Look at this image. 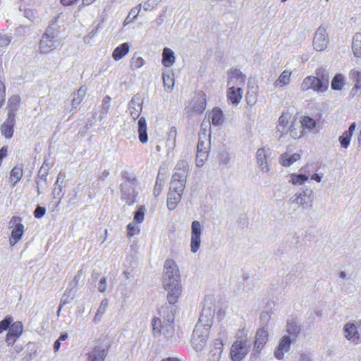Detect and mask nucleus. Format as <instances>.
Listing matches in <instances>:
<instances>
[{
    "label": "nucleus",
    "mask_w": 361,
    "mask_h": 361,
    "mask_svg": "<svg viewBox=\"0 0 361 361\" xmlns=\"http://www.w3.org/2000/svg\"><path fill=\"white\" fill-rule=\"evenodd\" d=\"M49 160V159H45L44 162L43 163L40 169L39 170L38 176L35 180V183L37 184V189L45 190L48 186L47 181L48 171L47 168H49V166L52 164L48 162Z\"/></svg>",
    "instance_id": "dca6fc26"
},
{
    "label": "nucleus",
    "mask_w": 361,
    "mask_h": 361,
    "mask_svg": "<svg viewBox=\"0 0 361 361\" xmlns=\"http://www.w3.org/2000/svg\"><path fill=\"white\" fill-rule=\"evenodd\" d=\"M6 97V87L4 82L0 80V108L3 106Z\"/></svg>",
    "instance_id": "6e6d98bb"
},
{
    "label": "nucleus",
    "mask_w": 361,
    "mask_h": 361,
    "mask_svg": "<svg viewBox=\"0 0 361 361\" xmlns=\"http://www.w3.org/2000/svg\"><path fill=\"white\" fill-rule=\"evenodd\" d=\"M23 331V325L21 322H16L8 327V333L13 334L16 337H20Z\"/></svg>",
    "instance_id": "58836bf2"
},
{
    "label": "nucleus",
    "mask_w": 361,
    "mask_h": 361,
    "mask_svg": "<svg viewBox=\"0 0 361 361\" xmlns=\"http://www.w3.org/2000/svg\"><path fill=\"white\" fill-rule=\"evenodd\" d=\"M204 226L200 221L195 220L191 224L190 250L195 253L201 245V235L203 233Z\"/></svg>",
    "instance_id": "423d86ee"
},
{
    "label": "nucleus",
    "mask_w": 361,
    "mask_h": 361,
    "mask_svg": "<svg viewBox=\"0 0 361 361\" xmlns=\"http://www.w3.org/2000/svg\"><path fill=\"white\" fill-rule=\"evenodd\" d=\"M128 110L132 118L135 120L139 118L142 107L140 104L135 102L133 100H131L129 103Z\"/></svg>",
    "instance_id": "ea45409f"
},
{
    "label": "nucleus",
    "mask_w": 361,
    "mask_h": 361,
    "mask_svg": "<svg viewBox=\"0 0 361 361\" xmlns=\"http://www.w3.org/2000/svg\"><path fill=\"white\" fill-rule=\"evenodd\" d=\"M286 331L287 334L285 336L295 341L300 334L301 325L295 319L288 320L286 325Z\"/></svg>",
    "instance_id": "a211bd4d"
},
{
    "label": "nucleus",
    "mask_w": 361,
    "mask_h": 361,
    "mask_svg": "<svg viewBox=\"0 0 361 361\" xmlns=\"http://www.w3.org/2000/svg\"><path fill=\"white\" fill-rule=\"evenodd\" d=\"M291 72L287 70H285L282 72V73L279 75L278 79L275 82L276 86L283 87L286 85L288 84L290 80Z\"/></svg>",
    "instance_id": "e433bc0d"
},
{
    "label": "nucleus",
    "mask_w": 361,
    "mask_h": 361,
    "mask_svg": "<svg viewBox=\"0 0 361 361\" xmlns=\"http://www.w3.org/2000/svg\"><path fill=\"white\" fill-rule=\"evenodd\" d=\"M269 341V332L267 326H264L258 329L255 334L254 345V355L259 354L262 349Z\"/></svg>",
    "instance_id": "f8f14e48"
},
{
    "label": "nucleus",
    "mask_w": 361,
    "mask_h": 361,
    "mask_svg": "<svg viewBox=\"0 0 361 361\" xmlns=\"http://www.w3.org/2000/svg\"><path fill=\"white\" fill-rule=\"evenodd\" d=\"M300 123L303 128L312 129L316 126V121L311 117L304 116L301 117Z\"/></svg>",
    "instance_id": "a18cd8bd"
},
{
    "label": "nucleus",
    "mask_w": 361,
    "mask_h": 361,
    "mask_svg": "<svg viewBox=\"0 0 361 361\" xmlns=\"http://www.w3.org/2000/svg\"><path fill=\"white\" fill-rule=\"evenodd\" d=\"M27 349H30V350L32 352V353H29L28 355V357H27V356L25 357V358H27V360H31L34 357L36 356V349H35V345L33 343H31L30 342L29 343H27Z\"/></svg>",
    "instance_id": "4d7b16f0"
},
{
    "label": "nucleus",
    "mask_w": 361,
    "mask_h": 361,
    "mask_svg": "<svg viewBox=\"0 0 361 361\" xmlns=\"http://www.w3.org/2000/svg\"><path fill=\"white\" fill-rule=\"evenodd\" d=\"M175 56L173 51L167 47H165L162 53V64L165 67H171L175 62Z\"/></svg>",
    "instance_id": "c756f323"
},
{
    "label": "nucleus",
    "mask_w": 361,
    "mask_h": 361,
    "mask_svg": "<svg viewBox=\"0 0 361 361\" xmlns=\"http://www.w3.org/2000/svg\"><path fill=\"white\" fill-rule=\"evenodd\" d=\"M152 327L154 336L164 335L165 338H170L174 335L175 328L173 322H162L159 318H154Z\"/></svg>",
    "instance_id": "39448f33"
},
{
    "label": "nucleus",
    "mask_w": 361,
    "mask_h": 361,
    "mask_svg": "<svg viewBox=\"0 0 361 361\" xmlns=\"http://www.w3.org/2000/svg\"><path fill=\"white\" fill-rule=\"evenodd\" d=\"M223 346L224 343L222 340L220 338H216L214 341V348L212 350L223 351Z\"/></svg>",
    "instance_id": "680f3d73"
},
{
    "label": "nucleus",
    "mask_w": 361,
    "mask_h": 361,
    "mask_svg": "<svg viewBox=\"0 0 361 361\" xmlns=\"http://www.w3.org/2000/svg\"><path fill=\"white\" fill-rule=\"evenodd\" d=\"M10 43V39L6 35L0 34V47L7 46Z\"/></svg>",
    "instance_id": "052dcab7"
},
{
    "label": "nucleus",
    "mask_w": 361,
    "mask_h": 361,
    "mask_svg": "<svg viewBox=\"0 0 361 361\" xmlns=\"http://www.w3.org/2000/svg\"><path fill=\"white\" fill-rule=\"evenodd\" d=\"M349 77L353 82L352 91L355 94L361 90V72L357 69H352L349 73Z\"/></svg>",
    "instance_id": "393cba45"
},
{
    "label": "nucleus",
    "mask_w": 361,
    "mask_h": 361,
    "mask_svg": "<svg viewBox=\"0 0 361 361\" xmlns=\"http://www.w3.org/2000/svg\"><path fill=\"white\" fill-rule=\"evenodd\" d=\"M257 165L262 172H268L269 171V164L267 159H258Z\"/></svg>",
    "instance_id": "603ef678"
},
{
    "label": "nucleus",
    "mask_w": 361,
    "mask_h": 361,
    "mask_svg": "<svg viewBox=\"0 0 361 361\" xmlns=\"http://www.w3.org/2000/svg\"><path fill=\"white\" fill-rule=\"evenodd\" d=\"M12 322L13 319L10 316L6 317L2 321H1L0 333L2 332L4 330L8 329Z\"/></svg>",
    "instance_id": "3c124183"
},
{
    "label": "nucleus",
    "mask_w": 361,
    "mask_h": 361,
    "mask_svg": "<svg viewBox=\"0 0 361 361\" xmlns=\"http://www.w3.org/2000/svg\"><path fill=\"white\" fill-rule=\"evenodd\" d=\"M46 213V209L41 206H37L34 211V216L37 219L42 218Z\"/></svg>",
    "instance_id": "13d9d810"
},
{
    "label": "nucleus",
    "mask_w": 361,
    "mask_h": 361,
    "mask_svg": "<svg viewBox=\"0 0 361 361\" xmlns=\"http://www.w3.org/2000/svg\"><path fill=\"white\" fill-rule=\"evenodd\" d=\"M59 44V42L55 39L54 33L49 34L46 32L39 41V49L42 54H48L56 49Z\"/></svg>",
    "instance_id": "6e6552de"
},
{
    "label": "nucleus",
    "mask_w": 361,
    "mask_h": 361,
    "mask_svg": "<svg viewBox=\"0 0 361 361\" xmlns=\"http://www.w3.org/2000/svg\"><path fill=\"white\" fill-rule=\"evenodd\" d=\"M188 173V164L184 159H180L176 166V171L173 173L169 190L183 193L185 187Z\"/></svg>",
    "instance_id": "7ed1b4c3"
},
{
    "label": "nucleus",
    "mask_w": 361,
    "mask_h": 361,
    "mask_svg": "<svg viewBox=\"0 0 361 361\" xmlns=\"http://www.w3.org/2000/svg\"><path fill=\"white\" fill-rule=\"evenodd\" d=\"M352 49L355 56H361V33H356L353 37Z\"/></svg>",
    "instance_id": "f704fd0d"
},
{
    "label": "nucleus",
    "mask_w": 361,
    "mask_h": 361,
    "mask_svg": "<svg viewBox=\"0 0 361 361\" xmlns=\"http://www.w3.org/2000/svg\"><path fill=\"white\" fill-rule=\"evenodd\" d=\"M328 37L324 27H319L313 39V47L317 51L324 50L328 44Z\"/></svg>",
    "instance_id": "ddd939ff"
},
{
    "label": "nucleus",
    "mask_w": 361,
    "mask_h": 361,
    "mask_svg": "<svg viewBox=\"0 0 361 361\" xmlns=\"http://www.w3.org/2000/svg\"><path fill=\"white\" fill-rule=\"evenodd\" d=\"M15 118L13 115L8 116L6 120L1 126V133L7 139L11 138L14 132Z\"/></svg>",
    "instance_id": "6ab92c4d"
},
{
    "label": "nucleus",
    "mask_w": 361,
    "mask_h": 361,
    "mask_svg": "<svg viewBox=\"0 0 361 361\" xmlns=\"http://www.w3.org/2000/svg\"><path fill=\"white\" fill-rule=\"evenodd\" d=\"M164 180L159 177V174L157 178L156 183H155V185L154 188V191H153L154 195L155 197H157L160 195V193L162 190V186L164 185Z\"/></svg>",
    "instance_id": "09e8293b"
},
{
    "label": "nucleus",
    "mask_w": 361,
    "mask_h": 361,
    "mask_svg": "<svg viewBox=\"0 0 361 361\" xmlns=\"http://www.w3.org/2000/svg\"><path fill=\"white\" fill-rule=\"evenodd\" d=\"M214 310L204 307L192 334L191 343L197 352L202 351L207 344L209 329L212 324Z\"/></svg>",
    "instance_id": "f03ea898"
},
{
    "label": "nucleus",
    "mask_w": 361,
    "mask_h": 361,
    "mask_svg": "<svg viewBox=\"0 0 361 361\" xmlns=\"http://www.w3.org/2000/svg\"><path fill=\"white\" fill-rule=\"evenodd\" d=\"M243 90L240 87H230L227 90V98L233 104H238L242 99Z\"/></svg>",
    "instance_id": "412c9836"
},
{
    "label": "nucleus",
    "mask_w": 361,
    "mask_h": 361,
    "mask_svg": "<svg viewBox=\"0 0 361 361\" xmlns=\"http://www.w3.org/2000/svg\"><path fill=\"white\" fill-rule=\"evenodd\" d=\"M138 12L139 11H137L136 8H132L129 12L127 18L126 19V21L128 20L127 23L133 22L137 17Z\"/></svg>",
    "instance_id": "bf43d9fd"
},
{
    "label": "nucleus",
    "mask_w": 361,
    "mask_h": 361,
    "mask_svg": "<svg viewBox=\"0 0 361 361\" xmlns=\"http://www.w3.org/2000/svg\"><path fill=\"white\" fill-rule=\"evenodd\" d=\"M135 229V225L130 223L127 226L128 235L133 236L135 235L134 231Z\"/></svg>",
    "instance_id": "774afa93"
},
{
    "label": "nucleus",
    "mask_w": 361,
    "mask_h": 361,
    "mask_svg": "<svg viewBox=\"0 0 361 361\" xmlns=\"http://www.w3.org/2000/svg\"><path fill=\"white\" fill-rule=\"evenodd\" d=\"M137 125L139 140L141 143L145 144L148 140L146 119L144 117H140L138 120Z\"/></svg>",
    "instance_id": "b1692460"
},
{
    "label": "nucleus",
    "mask_w": 361,
    "mask_h": 361,
    "mask_svg": "<svg viewBox=\"0 0 361 361\" xmlns=\"http://www.w3.org/2000/svg\"><path fill=\"white\" fill-rule=\"evenodd\" d=\"M343 335L347 340L355 345L361 343V333L358 332L354 323H347L344 325Z\"/></svg>",
    "instance_id": "4468645a"
},
{
    "label": "nucleus",
    "mask_w": 361,
    "mask_h": 361,
    "mask_svg": "<svg viewBox=\"0 0 361 361\" xmlns=\"http://www.w3.org/2000/svg\"><path fill=\"white\" fill-rule=\"evenodd\" d=\"M108 354V350L105 345H97L88 353L87 361H104Z\"/></svg>",
    "instance_id": "f3484780"
},
{
    "label": "nucleus",
    "mask_w": 361,
    "mask_h": 361,
    "mask_svg": "<svg viewBox=\"0 0 361 361\" xmlns=\"http://www.w3.org/2000/svg\"><path fill=\"white\" fill-rule=\"evenodd\" d=\"M245 99L247 100V104H252L255 103V102H256V99H257L256 94L255 93L254 94H250V92L248 91L246 94Z\"/></svg>",
    "instance_id": "e2e57ef3"
},
{
    "label": "nucleus",
    "mask_w": 361,
    "mask_h": 361,
    "mask_svg": "<svg viewBox=\"0 0 361 361\" xmlns=\"http://www.w3.org/2000/svg\"><path fill=\"white\" fill-rule=\"evenodd\" d=\"M108 305L109 302L107 299H104L103 300H102L97 309V313L93 319V322L95 324H97L101 321L102 315L104 314L107 309Z\"/></svg>",
    "instance_id": "c9c22d12"
},
{
    "label": "nucleus",
    "mask_w": 361,
    "mask_h": 361,
    "mask_svg": "<svg viewBox=\"0 0 361 361\" xmlns=\"http://www.w3.org/2000/svg\"><path fill=\"white\" fill-rule=\"evenodd\" d=\"M182 195L183 193L178 192L169 191L166 205L169 210H173L177 207L181 200Z\"/></svg>",
    "instance_id": "a878e982"
},
{
    "label": "nucleus",
    "mask_w": 361,
    "mask_h": 361,
    "mask_svg": "<svg viewBox=\"0 0 361 361\" xmlns=\"http://www.w3.org/2000/svg\"><path fill=\"white\" fill-rule=\"evenodd\" d=\"M222 350H212L209 353V360L212 361H219L221 358Z\"/></svg>",
    "instance_id": "5fc2aeb1"
},
{
    "label": "nucleus",
    "mask_w": 361,
    "mask_h": 361,
    "mask_svg": "<svg viewBox=\"0 0 361 361\" xmlns=\"http://www.w3.org/2000/svg\"><path fill=\"white\" fill-rule=\"evenodd\" d=\"M162 79L164 86L167 92H170L174 85V80L169 73H163Z\"/></svg>",
    "instance_id": "49530a36"
},
{
    "label": "nucleus",
    "mask_w": 361,
    "mask_h": 361,
    "mask_svg": "<svg viewBox=\"0 0 361 361\" xmlns=\"http://www.w3.org/2000/svg\"><path fill=\"white\" fill-rule=\"evenodd\" d=\"M294 341L285 335L282 336L274 350V357L278 360H282L284 358L285 354L290 351L291 345Z\"/></svg>",
    "instance_id": "9b49d317"
},
{
    "label": "nucleus",
    "mask_w": 361,
    "mask_h": 361,
    "mask_svg": "<svg viewBox=\"0 0 361 361\" xmlns=\"http://www.w3.org/2000/svg\"><path fill=\"white\" fill-rule=\"evenodd\" d=\"M355 127L356 125L355 123H351L348 128V130L343 132V134L339 137L338 140L341 146L343 148L346 149L349 146Z\"/></svg>",
    "instance_id": "5701e85b"
},
{
    "label": "nucleus",
    "mask_w": 361,
    "mask_h": 361,
    "mask_svg": "<svg viewBox=\"0 0 361 361\" xmlns=\"http://www.w3.org/2000/svg\"><path fill=\"white\" fill-rule=\"evenodd\" d=\"M229 82H235L237 85H243L245 82V75L238 69H232L229 72Z\"/></svg>",
    "instance_id": "c85d7f7f"
},
{
    "label": "nucleus",
    "mask_w": 361,
    "mask_h": 361,
    "mask_svg": "<svg viewBox=\"0 0 361 361\" xmlns=\"http://www.w3.org/2000/svg\"><path fill=\"white\" fill-rule=\"evenodd\" d=\"M20 104V97L18 94H13L8 98L6 109H8V116L13 115L16 117V112L18 110Z\"/></svg>",
    "instance_id": "4be33fe9"
},
{
    "label": "nucleus",
    "mask_w": 361,
    "mask_h": 361,
    "mask_svg": "<svg viewBox=\"0 0 361 361\" xmlns=\"http://www.w3.org/2000/svg\"><path fill=\"white\" fill-rule=\"evenodd\" d=\"M307 190H304L301 192L295 193L289 200V202L292 204H295L298 208L302 207L305 209L307 207Z\"/></svg>",
    "instance_id": "aec40b11"
},
{
    "label": "nucleus",
    "mask_w": 361,
    "mask_h": 361,
    "mask_svg": "<svg viewBox=\"0 0 361 361\" xmlns=\"http://www.w3.org/2000/svg\"><path fill=\"white\" fill-rule=\"evenodd\" d=\"M23 176V171L20 168L14 167L11 171L10 173V182H13V186H14L18 180H20Z\"/></svg>",
    "instance_id": "c03bdc74"
},
{
    "label": "nucleus",
    "mask_w": 361,
    "mask_h": 361,
    "mask_svg": "<svg viewBox=\"0 0 361 361\" xmlns=\"http://www.w3.org/2000/svg\"><path fill=\"white\" fill-rule=\"evenodd\" d=\"M164 270L163 286L168 292L169 303L174 305L182 292L179 269L174 260L167 259L164 262Z\"/></svg>",
    "instance_id": "f257e3e1"
},
{
    "label": "nucleus",
    "mask_w": 361,
    "mask_h": 361,
    "mask_svg": "<svg viewBox=\"0 0 361 361\" xmlns=\"http://www.w3.org/2000/svg\"><path fill=\"white\" fill-rule=\"evenodd\" d=\"M210 150V140L205 133L199 134L197 146V158H207Z\"/></svg>",
    "instance_id": "2eb2a0df"
},
{
    "label": "nucleus",
    "mask_w": 361,
    "mask_h": 361,
    "mask_svg": "<svg viewBox=\"0 0 361 361\" xmlns=\"http://www.w3.org/2000/svg\"><path fill=\"white\" fill-rule=\"evenodd\" d=\"M145 208L142 206L135 212L134 220L137 223H142L145 217Z\"/></svg>",
    "instance_id": "8fccbe9b"
},
{
    "label": "nucleus",
    "mask_w": 361,
    "mask_h": 361,
    "mask_svg": "<svg viewBox=\"0 0 361 361\" xmlns=\"http://www.w3.org/2000/svg\"><path fill=\"white\" fill-rule=\"evenodd\" d=\"M130 50V45L128 42L118 45L112 53V57L115 61H119L123 58Z\"/></svg>",
    "instance_id": "cd10ccee"
},
{
    "label": "nucleus",
    "mask_w": 361,
    "mask_h": 361,
    "mask_svg": "<svg viewBox=\"0 0 361 361\" xmlns=\"http://www.w3.org/2000/svg\"><path fill=\"white\" fill-rule=\"evenodd\" d=\"M328 87L329 82L327 80L322 81L317 77L312 75L306 77L301 84V90L302 91L312 89L317 92H324L328 89Z\"/></svg>",
    "instance_id": "20e7f679"
},
{
    "label": "nucleus",
    "mask_w": 361,
    "mask_h": 361,
    "mask_svg": "<svg viewBox=\"0 0 361 361\" xmlns=\"http://www.w3.org/2000/svg\"><path fill=\"white\" fill-rule=\"evenodd\" d=\"M209 118H211L212 123L214 126L221 125L224 122V115L221 109L216 108L214 109L210 114Z\"/></svg>",
    "instance_id": "72a5a7b5"
},
{
    "label": "nucleus",
    "mask_w": 361,
    "mask_h": 361,
    "mask_svg": "<svg viewBox=\"0 0 361 361\" xmlns=\"http://www.w3.org/2000/svg\"><path fill=\"white\" fill-rule=\"evenodd\" d=\"M17 338L18 337H16L13 334H11L10 333L8 332V334L6 335V342L7 343V345H13Z\"/></svg>",
    "instance_id": "0e129e2a"
},
{
    "label": "nucleus",
    "mask_w": 361,
    "mask_h": 361,
    "mask_svg": "<svg viewBox=\"0 0 361 361\" xmlns=\"http://www.w3.org/2000/svg\"><path fill=\"white\" fill-rule=\"evenodd\" d=\"M75 293V290H73V288L67 289L61 298V306H64L65 305L70 303L71 301L73 300Z\"/></svg>",
    "instance_id": "37998d69"
},
{
    "label": "nucleus",
    "mask_w": 361,
    "mask_h": 361,
    "mask_svg": "<svg viewBox=\"0 0 361 361\" xmlns=\"http://www.w3.org/2000/svg\"><path fill=\"white\" fill-rule=\"evenodd\" d=\"M137 185L127 184V183H121L120 185V190L121 193V199L125 200L129 205L135 203L138 191L136 190Z\"/></svg>",
    "instance_id": "9d476101"
},
{
    "label": "nucleus",
    "mask_w": 361,
    "mask_h": 361,
    "mask_svg": "<svg viewBox=\"0 0 361 361\" xmlns=\"http://www.w3.org/2000/svg\"><path fill=\"white\" fill-rule=\"evenodd\" d=\"M309 178V176L305 174L292 173L290 176L289 182L293 185H301Z\"/></svg>",
    "instance_id": "a19ab883"
},
{
    "label": "nucleus",
    "mask_w": 361,
    "mask_h": 361,
    "mask_svg": "<svg viewBox=\"0 0 361 361\" xmlns=\"http://www.w3.org/2000/svg\"><path fill=\"white\" fill-rule=\"evenodd\" d=\"M291 118V114L288 112H283L279 118V123L277 126V128L279 131L281 132V134H284L285 131H286V128L289 123V121Z\"/></svg>",
    "instance_id": "473e14b6"
},
{
    "label": "nucleus",
    "mask_w": 361,
    "mask_h": 361,
    "mask_svg": "<svg viewBox=\"0 0 361 361\" xmlns=\"http://www.w3.org/2000/svg\"><path fill=\"white\" fill-rule=\"evenodd\" d=\"M250 345L246 341H236L231 348V357L233 361H241L248 353Z\"/></svg>",
    "instance_id": "1a4fd4ad"
},
{
    "label": "nucleus",
    "mask_w": 361,
    "mask_h": 361,
    "mask_svg": "<svg viewBox=\"0 0 361 361\" xmlns=\"http://www.w3.org/2000/svg\"><path fill=\"white\" fill-rule=\"evenodd\" d=\"M82 270H79L74 276L73 279L70 282L69 286L71 288H73V290H74V288L77 286L78 281L80 280L82 277Z\"/></svg>",
    "instance_id": "864d4df0"
},
{
    "label": "nucleus",
    "mask_w": 361,
    "mask_h": 361,
    "mask_svg": "<svg viewBox=\"0 0 361 361\" xmlns=\"http://www.w3.org/2000/svg\"><path fill=\"white\" fill-rule=\"evenodd\" d=\"M175 307L170 304L169 306L162 307L160 312L162 314V322H173Z\"/></svg>",
    "instance_id": "7c9ffc66"
},
{
    "label": "nucleus",
    "mask_w": 361,
    "mask_h": 361,
    "mask_svg": "<svg viewBox=\"0 0 361 361\" xmlns=\"http://www.w3.org/2000/svg\"><path fill=\"white\" fill-rule=\"evenodd\" d=\"M207 101L206 94L203 92H200L192 98L189 106L188 113L190 114H201L206 108Z\"/></svg>",
    "instance_id": "0eeeda50"
},
{
    "label": "nucleus",
    "mask_w": 361,
    "mask_h": 361,
    "mask_svg": "<svg viewBox=\"0 0 361 361\" xmlns=\"http://www.w3.org/2000/svg\"><path fill=\"white\" fill-rule=\"evenodd\" d=\"M289 131L290 136L293 139H298L303 135V128L302 125H300L295 121H293L290 127L286 130V132Z\"/></svg>",
    "instance_id": "2f4dec72"
},
{
    "label": "nucleus",
    "mask_w": 361,
    "mask_h": 361,
    "mask_svg": "<svg viewBox=\"0 0 361 361\" xmlns=\"http://www.w3.org/2000/svg\"><path fill=\"white\" fill-rule=\"evenodd\" d=\"M345 84L344 76L341 74H336L331 81V88L334 90H341Z\"/></svg>",
    "instance_id": "79ce46f5"
},
{
    "label": "nucleus",
    "mask_w": 361,
    "mask_h": 361,
    "mask_svg": "<svg viewBox=\"0 0 361 361\" xmlns=\"http://www.w3.org/2000/svg\"><path fill=\"white\" fill-rule=\"evenodd\" d=\"M269 151V149H265V148H260L257 150V158H267Z\"/></svg>",
    "instance_id": "338daca9"
},
{
    "label": "nucleus",
    "mask_w": 361,
    "mask_h": 361,
    "mask_svg": "<svg viewBox=\"0 0 361 361\" xmlns=\"http://www.w3.org/2000/svg\"><path fill=\"white\" fill-rule=\"evenodd\" d=\"M121 177L124 180L123 183H127V184L130 185H137L138 182L136 178V176L131 171H123L121 172Z\"/></svg>",
    "instance_id": "4c0bfd02"
},
{
    "label": "nucleus",
    "mask_w": 361,
    "mask_h": 361,
    "mask_svg": "<svg viewBox=\"0 0 361 361\" xmlns=\"http://www.w3.org/2000/svg\"><path fill=\"white\" fill-rule=\"evenodd\" d=\"M20 217H13V221H14V224H16V226L12 230L11 232V238L14 240V243H16L17 241H18L24 232V226L22 224L18 222L20 221Z\"/></svg>",
    "instance_id": "bb28decb"
},
{
    "label": "nucleus",
    "mask_w": 361,
    "mask_h": 361,
    "mask_svg": "<svg viewBox=\"0 0 361 361\" xmlns=\"http://www.w3.org/2000/svg\"><path fill=\"white\" fill-rule=\"evenodd\" d=\"M145 64L144 59L140 56H133L130 61V67L132 70L141 68Z\"/></svg>",
    "instance_id": "de8ad7c7"
},
{
    "label": "nucleus",
    "mask_w": 361,
    "mask_h": 361,
    "mask_svg": "<svg viewBox=\"0 0 361 361\" xmlns=\"http://www.w3.org/2000/svg\"><path fill=\"white\" fill-rule=\"evenodd\" d=\"M106 288V279L105 277H103L100 279V281L99 283V291L101 293H103L105 291Z\"/></svg>",
    "instance_id": "69168bd1"
}]
</instances>
